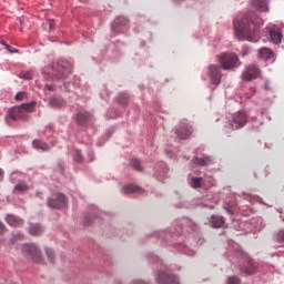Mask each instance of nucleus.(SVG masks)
I'll list each match as a JSON object with an SVG mask.
<instances>
[{"label": "nucleus", "instance_id": "obj_17", "mask_svg": "<svg viewBox=\"0 0 284 284\" xmlns=\"http://www.w3.org/2000/svg\"><path fill=\"white\" fill-rule=\"evenodd\" d=\"M267 0H253V8L258 10V12H267Z\"/></svg>", "mask_w": 284, "mask_h": 284}, {"label": "nucleus", "instance_id": "obj_15", "mask_svg": "<svg viewBox=\"0 0 284 284\" xmlns=\"http://www.w3.org/2000/svg\"><path fill=\"white\" fill-rule=\"evenodd\" d=\"M258 57L264 61H270L271 59H274V51L270 48H262L258 50Z\"/></svg>", "mask_w": 284, "mask_h": 284}, {"label": "nucleus", "instance_id": "obj_20", "mask_svg": "<svg viewBox=\"0 0 284 284\" xmlns=\"http://www.w3.org/2000/svg\"><path fill=\"white\" fill-rule=\"evenodd\" d=\"M193 163H195V165H202L205 168V165H212V158H194Z\"/></svg>", "mask_w": 284, "mask_h": 284}, {"label": "nucleus", "instance_id": "obj_43", "mask_svg": "<svg viewBox=\"0 0 284 284\" xmlns=\"http://www.w3.org/2000/svg\"><path fill=\"white\" fill-rule=\"evenodd\" d=\"M251 90H252V92H256V89H254V88H252Z\"/></svg>", "mask_w": 284, "mask_h": 284}, {"label": "nucleus", "instance_id": "obj_30", "mask_svg": "<svg viewBox=\"0 0 284 284\" xmlns=\"http://www.w3.org/2000/svg\"><path fill=\"white\" fill-rule=\"evenodd\" d=\"M0 43H1L2 45H4L6 50L9 51L10 54H16V53L18 52L17 49H12V47H10V44H8V43H6V42H3V41H1Z\"/></svg>", "mask_w": 284, "mask_h": 284}, {"label": "nucleus", "instance_id": "obj_34", "mask_svg": "<svg viewBox=\"0 0 284 284\" xmlns=\"http://www.w3.org/2000/svg\"><path fill=\"white\" fill-rule=\"evenodd\" d=\"M229 284H241V280L237 276H232L229 278Z\"/></svg>", "mask_w": 284, "mask_h": 284}, {"label": "nucleus", "instance_id": "obj_36", "mask_svg": "<svg viewBox=\"0 0 284 284\" xmlns=\"http://www.w3.org/2000/svg\"><path fill=\"white\" fill-rule=\"evenodd\" d=\"M48 23H49L50 30H54V26H57V23L54 22V20H48Z\"/></svg>", "mask_w": 284, "mask_h": 284}, {"label": "nucleus", "instance_id": "obj_9", "mask_svg": "<svg viewBox=\"0 0 284 284\" xmlns=\"http://www.w3.org/2000/svg\"><path fill=\"white\" fill-rule=\"evenodd\" d=\"M193 132H194V126H192L189 123L182 122L176 129L175 133L179 136V139L185 140V139H190Z\"/></svg>", "mask_w": 284, "mask_h": 284}, {"label": "nucleus", "instance_id": "obj_37", "mask_svg": "<svg viewBox=\"0 0 284 284\" xmlns=\"http://www.w3.org/2000/svg\"><path fill=\"white\" fill-rule=\"evenodd\" d=\"M45 90H48L49 92H54V87L53 85H50V84H47L45 87Z\"/></svg>", "mask_w": 284, "mask_h": 284}, {"label": "nucleus", "instance_id": "obj_16", "mask_svg": "<svg viewBox=\"0 0 284 284\" xmlns=\"http://www.w3.org/2000/svg\"><path fill=\"white\" fill-rule=\"evenodd\" d=\"M212 227L219 229L225 225V217L221 215H212L211 217Z\"/></svg>", "mask_w": 284, "mask_h": 284}, {"label": "nucleus", "instance_id": "obj_39", "mask_svg": "<svg viewBox=\"0 0 284 284\" xmlns=\"http://www.w3.org/2000/svg\"><path fill=\"white\" fill-rule=\"evenodd\" d=\"M90 161H94V153H89Z\"/></svg>", "mask_w": 284, "mask_h": 284}, {"label": "nucleus", "instance_id": "obj_14", "mask_svg": "<svg viewBox=\"0 0 284 284\" xmlns=\"http://www.w3.org/2000/svg\"><path fill=\"white\" fill-rule=\"evenodd\" d=\"M122 192L123 194H143V189H141L136 184H129L123 186Z\"/></svg>", "mask_w": 284, "mask_h": 284}, {"label": "nucleus", "instance_id": "obj_38", "mask_svg": "<svg viewBox=\"0 0 284 284\" xmlns=\"http://www.w3.org/2000/svg\"><path fill=\"white\" fill-rule=\"evenodd\" d=\"M3 232H6V224H3V223L0 221V234H3Z\"/></svg>", "mask_w": 284, "mask_h": 284}, {"label": "nucleus", "instance_id": "obj_3", "mask_svg": "<svg viewBox=\"0 0 284 284\" xmlns=\"http://www.w3.org/2000/svg\"><path fill=\"white\" fill-rule=\"evenodd\" d=\"M217 61L223 70H233L239 63V55L236 53H221L217 55Z\"/></svg>", "mask_w": 284, "mask_h": 284}, {"label": "nucleus", "instance_id": "obj_21", "mask_svg": "<svg viewBox=\"0 0 284 284\" xmlns=\"http://www.w3.org/2000/svg\"><path fill=\"white\" fill-rule=\"evenodd\" d=\"M29 233L32 235V236H41L43 234V227H41L40 224H32L30 227H29Z\"/></svg>", "mask_w": 284, "mask_h": 284}, {"label": "nucleus", "instance_id": "obj_33", "mask_svg": "<svg viewBox=\"0 0 284 284\" xmlns=\"http://www.w3.org/2000/svg\"><path fill=\"white\" fill-rule=\"evenodd\" d=\"M20 79H27L28 81H30V79H32V72L27 71V72H22L20 73Z\"/></svg>", "mask_w": 284, "mask_h": 284}, {"label": "nucleus", "instance_id": "obj_31", "mask_svg": "<svg viewBox=\"0 0 284 284\" xmlns=\"http://www.w3.org/2000/svg\"><path fill=\"white\" fill-rule=\"evenodd\" d=\"M115 23L118 26H128V19L123 18V17H119L115 19Z\"/></svg>", "mask_w": 284, "mask_h": 284}, {"label": "nucleus", "instance_id": "obj_26", "mask_svg": "<svg viewBox=\"0 0 284 284\" xmlns=\"http://www.w3.org/2000/svg\"><path fill=\"white\" fill-rule=\"evenodd\" d=\"M73 161L74 163H83V154L81 153V150H75L73 152Z\"/></svg>", "mask_w": 284, "mask_h": 284}, {"label": "nucleus", "instance_id": "obj_13", "mask_svg": "<svg viewBox=\"0 0 284 284\" xmlns=\"http://www.w3.org/2000/svg\"><path fill=\"white\" fill-rule=\"evenodd\" d=\"M159 284H179L174 275H168L165 273H160L158 276Z\"/></svg>", "mask_w": 284, "mask_h": 284}, {"label": "nucleus", "instance_id": "obj_40", "mask_svg": "<svg viewBox=\"0 0 284 284\" xmlns=\"http://www.w3.org/2000/svg\"><path fill=\"white\" fill-rule=\"evenodd\" d=\"M224 210H226L227 214H232V210L227 209V206H224Z\"/></svg>", "mask_w": 284, "mask_h": 284}, {"label": "nucleus", "instance_id": "obj_25", "mask_svg": "<svg viewBox=\"0 0 284 284\" xmlns=\"http://www.w3.org/2000/svg\"><path fill=\"white\" fill-rule=\"evenodd\" d=\"M130 97H128V93H120L118 95V102L121 105H128V101H129Z\"/></svg>", "mask_w": 284, "mask_h": 284}, {"label": "nucleus", "instance_id": "obj_6", "mask_svg": "<svg viewBox=\"0 0 284 284\" xmlns=\"http://www.w3.org/2000/svg\"><path fill=\"white\" fill-rule=\"evenodd\" d=\"M23 254H27L29 258H32L34 263H41V250L37 246V244H24L22 245Z\"/></svg>", "mask_w": 284, "mask_h": 284}, {"label": "nucleus", "instance_id": "obj_19", "mask_svg": "<svg viewBox=\"0 0 284 284\" xmlns=\"http://www.w3.org/2000/svg\"><path fill=\"white\" fill-rule=\"evenodd\" d=\"M32 145L36 150H41L42 152H50V144L41 140H34Z\"/></svg>", "mask_w": 284, "mask_h": 284}, {"label": "nucleus", "instance_id": "obj_27", "mask_svg": "<svg viewBox=\"0 0 284 284\" xmlns=\"http://www.w3.org/2000/svg\"><path fill=\"white\" fill-rule=\"evenodd\" d=\"M131 165L132 168H134V170H136L138 172H143V166H141V160L139 159H133L131 161Z\"/></svg>", "mask_w": 284, "mask_h": 284}, {"label": "nucleus", "instance_id": "obj_32", "mask_svg": "<svg viewBox=\"0 0 284 284\" xmlns=\"http://www.w3.org/2000/svg\"><path fill=\"white\" fill-rule=\"evenodd\" d=\"M14 190H17L18 192H28L29 187L27 184H18L16 185Z\"/></svg>", "mask_w": 284, "mask_h": 284}, {"label": "nucleus", "instance_id": "obj_42", "mask_svg": "<svg viewBox=\"0 0 284 284\" xmlns=\"http://www.w3.org/2000/svg\"><path fill=\"white\" fill-rule=\"evenodd\" d=\"M84 225H90V222H88V221H84Z\"/></svg>", "mask_w": 284, "mask_h": 284}, {"label": "nucleus", "instance_id": "obj_18", "mask_svg": "<svg viewBox=\"0 0 284 284\" xmlns=\"http://www.w3.org/2000/svg\"><path fill=\"white\" fill-rule=\"evenodd\" d=\"M270 39H271L272 43L278 44V43H281V40L283 39V33H281V30H271Z\"/></svg>", "mask_w": 284, "mask_h": 284}, {"label": "nucleus", "instance_id": "obj_7", "mask_svg": "<svg viewBox=\"0 0 284 284\" xmlns=\"http://www.w3.org/2000/svg\"><path fill=\"white\" fill-rule=\"evenodd\" d=\"M47 204L51 210H61V207H68V197L59 193L55 197H49Z\"/></svg>", "mask_w": 284, "mask_h": 284}, {"label": "nucleus", "instance_id": "obj_35", "mask_svg": "<svg viewBox=\"0 0 284 284\" xmlns=\"http://www.w3.org/2000/svg\"><path fill=\"white\" fill-rule=\"evenodd\" d=\"M26 92H19L16 94V101H23Z\"/></svg>", "mask_w": 284, "mask_h": 284}, {"label": "nucleus", "instance_id": "obj_29", "mask_svg": "<svg viewBox=\"0 0 284 284\" xmlns=\"http://www.w3.org/2000/svg\"><path fill=\"white\" fill-rule=\"evenodd\" d=\"M45 254L50 261V263H54V251L50 250V248H47L45 250Z\"/></svg>", "mask_w": 284, "mask_h": 284}, {"label": "nucleus", "instance_id": "obj_24", "mask_svg": "<svg viewBox=\"0 0 284 284\" xmlns=\"http://www.w3.org/2000/svg\"><path fill=\"white\" fill-rule=\"evenodd\" d=\"M203 184V178H192L191 179V187H194V190L201 187Z\"/></svg>", "mask_w": 284, "mask_h": 284}, {"label": "nucleus", "instance_id": "obj_10", "mask_svg": "<svg viewBox=\"0 0 284 284\" xmlns=\"http://www.w3.org/2000/svg\"><path fill=\"white\" fill-rule=\"evenodd\" d=\"M247 123V115L245 112H237L233 115V121L229 123V125L233 130H239V128H243Z\"/></svg>", "mask_w": 284, "mask_h": 284}, {"label": "nucleus", "instance_id": "obj_2", "mask_svg": "<svg viewBox=\"0 0 284 284\" xmlns=\"http://www.w3.org/2000/svg\"><path fill=\"white\" fill-rule=\"evenodd\" d=\"M34 108H37V102L23 103L19 106H13L9 111V118L13 121H26L28 119V114L30 112H34Z\"/></svg>", "mask_w": 284, "mask_h": 284}, {"label": "nucleus", "instance_id": "obj_41", "mask_svg": "<svg viewBox=\"0 0 284 284\" xmlns=\"http://www.w3.org/2000/svg\"><path fill=\"white\" fill-rule=\"evenodd\" d=\"M3 179V170L0 169V181Z\"/></svg>", "mask_w": 284, "mask_h": 284}, {"label": "nucleus", "instance_id": "obj_8", "mask_svg": "<svg viewBox=\"0 0 284 284\" xmlns=\"http://www.w3.org/2000/svg\"><path fill=\"white\" fill-rule=\"evenodd\" d=\"M209 79L211 80V83L213 85H220L221 79L223 78V74L221 73V67L211 64L209 65Z\"/></svg>", "mask_w": 284, "mask_h": 284}, {"label": "nucleus", "instance_id": "obj_28", "mask_svg": "<svg viewBox=\"0 0 284 284\" xmlns=\"http://www.w3.org/2000/svg\"><path fill=\"white\" fill-rule=\"evenodd\" d=\"M275 241L277 243H284V231H278L276 234H275Z\"/></svg>", "mask_w": 284, "mask_h": 284}, {"label": "nucleus", "instance_id": "obj_11", "mask_svg": "<svg viewBox=\"0 0 284 284\" xmlns=\"http://www.w3.org/2000/svg\"><path fill=\"white\" fill-rule=\"evenodd\" d=\"M257 265L256 263H254V260L250 258V257H245L244 260V265L243 267H241V272H243L244 274H256V270H257Z\"/></svg>", "mask_w": 284, "mask_h": 284}, {"label": "nucleus", "instance_id": "obj_22", "mask_svg": "<svg viewBox=\"0 0 284 284\" xmlns=\"http://www.w3.org/2000/svg\"><path fill=\"white\" fill-rule=\"evenodd\" d=\"M49 105L50 108H54L55 110H59L62 105H64V102H63V99L61 98H50Z\"/></svg>", "mask_w": 284, "mask_h": 284}, {"label": "nucleus", "instance_id": "obj_5", "mask_svg": "<svg viewBox=\"0 0 284 284\" xmlns=\"http://www.w3.org/2000/svg\"><path fill=\"white\" fill-rule=\"evenodd\" d=\"M261 77V69L256 64H248L242 72V81H254Z\"/></svg>", "mask_w": 284, "mask_h": 284}, {"label": "nucleus", "instance_id": "obj_23", "mask_svg": "<svg viewBox=\"0 0 284 284\" xmlns=\"http://www.w3.org/2000/svg\"><path fill=\"white\" fill-rule=\"evenodd\" d=\"M89 116H88V113H79L77 115V121L79 123V125H85L89 121Z\"/></svg>", "mask_w": 284, "mask_h": 284}, {"label": "nucleus", "instance_id": "obj_1", "mask_svg": "<svg viewBox=\"0 0 284 284\" xmlns=\"http://www.w3.org/2000/svg\"><path fill=\"white\" fill-rule=\"evenodd\" d=\"M233 26L237 39L256 43L258 41V30H261L263 21L256 13L250 11L241 21H234Z\"/></svg>", "mask_w": 284, "mask_h": 284}, {"label": "nucleus", "instance_id": "obj_12", "mask_svg": "<svg viewBox=\"0 0 284 284\" xmlns=\"http://www.w3.org/2000/svg\"><path fill=\"white\" fill-rule=\"evenodd\" d=\"M6 223H8V225L11 227H21V225H23V219L17 215L8 214L6 216Z\"/></svg>", "mask_w": 284, "mask_h": 284}, {"label": "nucleus", "instance_id": "obj_4", "mask_svg": "<svg viewBox=\"0 0 284 284\" xmlns=\"http://www.w3.org/2000/svg\"><path fill=\"white\" fill-rule=\"evenodd\" d=\"M51 74L54 79H68L72 74V67L65 62L53 64Z\"/></svg>", "mask_w": 284, "mask_h": 284}]
</instances>
